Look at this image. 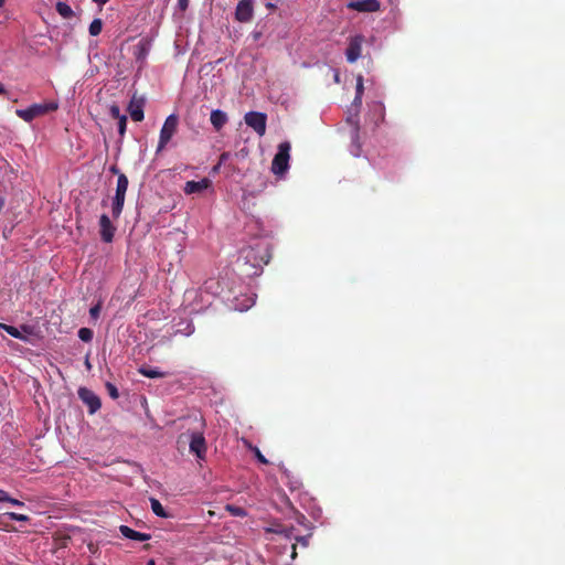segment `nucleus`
Wrapping results in <instances>:
<instances>
[{"label": "nucleus", "instance_id": "obj_42", "mask_svg": "<svg viewBox=\"0 0 565 565\" xmlns=\"http://www.w3.org/2000/svg\"><path fill=\"white\" fill-rule=\"evenodd\" d=\"M22 330L25 331V332H30V327L28 326H22Z\"/></svg>", "mask_w": 565, "mask_h": 565}, {"label": "nucleus", "instance_id": "obj_31", "mask_svg": "<svg viewBox=\"0 0 565 565\" xmlns=\"http://www.w3.org/2000/svg\"><path fill=\"white\" fill-rule=\"evenodd\" d=\"M309 537L310 535H306V536H296V541L302 546V547H308L309 545Z\"/></svg>", "mask_w": 565, "mask_h": 565}, {"label": "nucleus", "instance_id": "obj_34", "mask_svg": "<svg viewBox=\"0 0 565 565\" xmlns=\"http://www.w3.org/2000/svg\"><path fill=\"white\" fill-rule=\"evenodd\" d=\"M8 500H10L9 493L4 490H0V503L8 502Z\"/></svg>", "mask_w": 565, "mask_h": 565}, {"label": "nucleus", "instance_id": "obj_38", "mask_svg": "<svg viewBox=\"0 0 565 565\" xmlns=\"http://www.w3.org/2000/svg\"><path fill=\"white\" fill-rule=\"evenodd\" d=\"M291 558L295 559L297 557V544L291 545Z\"/></svg>", "mask_w": 565, "mask_h": 565}, {"label": "nucleus", "instance_id": "obj_29", "mask_svg": "<svg viewBox=\"0 0 565 565\" xmlns=\"http://www.w3.org/2000/svg\"><path fill=\"white\" fill-rule=\"evenodd\" d=\"M100 310H102V305H100V303H97V305L93 306V307L89 309V315H90V317H92L94 320L98 319L99 313H100Z\"/></svg>", "mask_w": 565, "mask_h": 565}, {"label": "nucleus", "instance_id": "obj_36", "mask_svg": "<svg viewBox=\"0 0 565 565\" xmlns=\"http://www.w3.org/2000/svg\"><path fill=\"white\" fill-rule=\"evenodd\" d=\"M231 153L230 152H223L220 157V163L225 162L227 159H230Z\"/></svg>", "mask_w": 565, "mask_h": 565}, {"label": "nucleus", "instance_id": "obj_6", "mask_svg": "<svg viewBox=\"0 0 565 565\" xmlns=\"http://www.w3.org/2000/svg\"><path fill=\"white\" fill-rule=\"evenodd\" d=\"M245 122L248 127L253 128L258 136H264L266 132L267 116L259 111H248L245 117Z\"/></svg>", "mask_w": 565, "mask_h": 565}, {"label": "nucleus", "instance_id": "obj_43", "mask_svg": "<svg viewBox=\"0 0 565 565\" xmlns=\"http://www.w3.org/2000/svg\"><path fill=\"white\" fill-rule=\"evenodd\" d=\"M353 104H354L355 106H360V105H361V104H359V99H356V96L354 97Z\"/></svg>", "mask_w": 565, "mask_h": 565}, {"label": "nucleus", "instance_id": "obj_45", "mask_svg": "<svg viewBox=\"0 0 565 565\" xmlns=\"http://www.w3.org/2000/svg\"><path fill=\"white\" fill-rule=\"evenodd\" d=\"M148 565H156V563H154V561H153V559H150V561L148 562Z\"/></svg>", "mask_w": 565, "mask_h": 565}, {"label": "nucleus", "instance_id": "obj_12", "mask_svg": "<svg viewBox=\"0 0 565 565\" xmlns=\"http://www.w3.org/2000/svg\"><path fill=\"white\" fill-rule=\"evenodd\" d=\"M212 185L209 178H203L200 181H188L184 184L183 191L185 194H200Z\"/></svg>", "mask_w": 565, "mask_h": 565}, {"label": "nucleus", "instance_id": "obj_46", "mask_svg": "<svg viewBox=\"0 0 565 565\" xmlns=\"http://www.w3.org/2000/svg\"><path fill=\"white\" fill-rule=\"evenodd\" d=\"M6 0H0V8L3 7Z\"/></svg>", "mask_w": 565, "mask_h": 565}, {"label": "nucleus", "instance_id": "obj_2", "mask_svg": "<svg viewBox=\"0 0 565 565\" xmlns=\"http://www.w3.org/2000/svg\"><path fill=\"white\" fill-rule=\"evenodd\" d=\"M290 142L284 141L278 146V151L271 162V171L274 174L282 177L289 168Z\"/></svg>", "mask_w": 565, "mask_h": 565}, {"label": "nucleus", "instance_id": "obj_24", "mask_svg": "<svg viewBox=\"0 0 565 565\" xmlns=\"http://www.w3.org/2000/svg\"><path fill=\"white\" fill-rule=\"evenodd\" d=\"M363 92H364L363 76L359 75L356 78V99H359V104H362Z\"/></svg>", "mask_w": 565, "mask_h": 565}, {"label": "nucleus", "instance_id": "obj_23", "mask_svg": "<svg viewBox=\"0 0 565 565\" xmlns=\"http://www.w3.org/2000/svg\"><path fill=\"white\" fill-rule=\"evenodd\" d=\"M78 338L84 342H89L93 339V331L88 328H81L78 330Z\"/></svg>", "mask_w": 565, "mask_h": 565}, {"label": "nucleus", "instance_id": "obj_22", "mask_svg": "<svg viewBox=\"0 0 565 565\" xmlns=\"http://www.w3.org/2000/svg\"><path fill=\"white\" fill-rule=\"evenodd\" d=\"M268 532H274L279 535H282L285 539H292L294 537V527H281V529H267Z\"/></svg>", "mask_w": 565, "mask_h": 565}, {"label": "nucleus", "instance_id": "obj_8", "mask_svg": "<svg viewBox=\"0 0 565 565\" xmlns=\"http://www.w3.org/2000/svg\"><path fill=\"white\" fill-rule=\"evenodd\" d=\"M78 397L88 406L89 414H95L102 406L100 398L89 388L79 387Z\"/></svg>", "mask_w": 565, "mask_h": 565}, {"label": "nucleus", "instance_id": "obj_27", "mask_svg": "<svg viewBox=\"0 0 565 565\" xmlns=\"http://www.w3.org/2000/svg\"><path fill=\"white\" fill-rule=\"evenodd\" d=\"M127 127V117L122 116L118 119V132L120 136H124Z\"/></svg>", "mask_w": 565, "mask_h": 565}, {"label": "nucleus", "instance_id": "obj_4", "mask_svg": "<svg viewBox=\"0 0 565 565\" xmlns=\"http://www.w3.org/2000/svg\"><path fill=\"white\" fill-rule=\"evenodd\" d=\"M179 117L175 114L169 115L160 130L156 153L161 152L178 131Z\"/></svg>", "mask_w": 565, "mask_h": 565}, {"label": "nucleus", "instance_id": "obj_7", "mask_svg": "<svg viewBox=\"0 0 565 565\" xmlns=\"http://www.w3.org/2000/svg\"><path fill=\"white\" fill-rule=\"evenodd\" d=\"M364 43V36L361 34L354 35L350 39L348 47L345 50L347 61L354 63L361 56L362 45Z\"/></svg>", "mask_w": 565, "mask_h": 565}, {"label": "nucleus", "instance_id": "obj_40", "mask_svg": "<svg viewBox=\"0 0 565 565\" xmlns=\"http://www.w3.org/2000/svg\"><path fill=\"white\" fill-rule=\"evenodd\" d=\"M109 0H93V2L97 3L98 6H104L108 2Z\"/></svg>", "mask_w": 565, "mask_h": 565}, {"label": "nucleus", "instance_id": "obj_30", "mask_svg": "<svg viewBox=\"0 0 565 565\" xmlns=\"http://www.w3.org/2000/svg\"><path fill=\"white\" fill-rule=\"evenodd\" d=\"M254 455L257 458V460L267 465L269 461L266 459V457L260 452V450L257 447L253 448Z\"/></svg>", "mask_w": 565, "mask_h": 565}, {"label": "nucleus", "instance_id": "obj_28", "mask_svg": "<svg viewBox=\"0 0 565 565\" xmlns=\"http://www.w3.org/2000/svg\"><path fill=\"white\" fill-rule=\"evenodd\" d=\"M109 114L110 116L114 118V119H119L120 117H122L124 115L120 114V108L119 106L117 105H111L109 107Z\"/></svg>", "mask_w": 565, "mask_h": 565}, {"label": "nucleus", "instance_id": "obj_44", "mask_svg": "<svg viewBox=\"0 0 565 565\" xmlns=\"http://www.w3.org/2000/svg\"><path fill=\"white\" fill-rule=\"evenodd\" d=\"M267 8H269V9H275L276 7H275V4L268 3V4H267Z\"/></svg>", "mask_w": 565, "mask_h": 565}, {"label": "nucleus", "instance_id": "obj_10", "mask_svg": "<svg viewBox=\"0 0 565 565\" xmlns=\"http://www.w3.org/2000/svg\"><path fill=\"white\" fill-rule=\"evenodd\" d=\"M116 227L113 225L107 214H102L99 217V234L105 243H111L115 236Z\"/></svg>", "mask_w": 565, "mask_h": 565}, {"label": "nucleus", "instance_id": "obj_15", "mask_svg": "<svg viewBox=\"0 0 565 565\" xmlns=\"http://www.w3.org/2000/svg\"><path fill=\"white\" fill-rule=\"evenodd\" d=\"M211 124L216 131H220L228 121L227 114L221 109H214L210 116Z\"/></svg>", "mask_w": 565, "mask_h": 565}, {"label": "nucleus", "instance_id": "obj_16", "mask_svg": "<svg viewBox=\"0 0 565 565\" xmlns=\"http://www.w3.org/2000/svg\"><path fill=\"white\" fill-rule=\"evenodd\" d=\"M119 532L125 536L126 539L134 540V541H148L151 539V535L148 533H141L138 531L132 530L128 525H120Z\"/></svg>", "mask_w": 565, "mask_h": 565}, {"label": "nucleus", "instance_id": "obj_1", "mask_svg": "<svg viewBox=\"0 0 565 565\" xmlns=\"http://www.w3.org/2000/svg\"><path fill=\"white\" fill-rule=\"evenodd\" d=\"M242 255L254 268H262L263 265H267L270 260V253L265 244H256L255 246L244 248Z\"/></svg>", "mask_w": 565, "mask_h": 565}, {"label": "nucleus", "instance_id": "obj_25", "mask_svg": "<svg viewBox=\"0 0 565 565\" xmlns=\"http://www.w3.org/2000/svg\"><path fill=\"white\" fill-rule=\"evenodd\" d=\"M106 388H107V392L109 394V396L113 398V399H116L119 397V393H118V390L117 387L110 383V382H107L106 383Z\"/></svg>", "mask_w": 565, "mask_h": 565}, {"label": "nucleus", "instance_id": "obj_17", "mask_svg": "<svg viewBox=\"0 0 565 565\" xmlns=\"http://www.w3.org/2000/svg\"><path fill=\"white\" fill-rule=\"evenodd\" d=\"M138 372L149 379H161L166 377L168 373L160 371L158 367H151L149 365H142Z\"/></svg>", "mask_w": 565, "mask_h": 565}, {"label": "nucleus", "instance_id": "obj_18", "mask_svg": "<svg viewBox=\"0 0 565 565\" xmlns=\"http://www.w3.org/2000/svg\"><path fill=\"white\" fill-rule=\"evenodd\" d=\"M55 8L57 13L64 19H72L74 15L72 8L65 2H57Z\"/></svg>", "mask_w": 565, "mask_h": 565}, {"label": "nucleus", "instance_id": "obj_21", "mask_svg": "<svg viewBox=\"0 0 565 565\" xmlns=\"http://www.w3.org/2000/svg\"><path fill=\"white\" fill-rule=\"evenodd\" d=\"M103 30V21L100 19H94L89 24L88 31L92 36H97Z\"/></svg>", "mask_w": 565, "mask_h": 565}, {"label": "nucleus", "instance_id": "obj_47", "mask_svg": "<svg viewBox=\"0 0 565 565\" xmlns=\"http://www.w3.org/2000/svg\"><path fill=\"white\" fill-rule=\"evenodd\" d=\"M86 366L90 367V364H89L88 360L86 361Z\"/></svg>", "mask_w": 565, "mask_h": 565}, {"label": "nucleus", "instance_id": "obj_19", "mask_svg": "<svg viewBox=\"0 0 565 565\" xmlns=\"http://www.w3.org/2000/svg\"><path fill=\"white\" fill-rule=\"evenodd\" d=\"M150 504L152 512L160 518H169V514L166 512L164 508L160 503V501L156 498H150Z\"/></svg>", "mask_w": 565, "mask_h": 565}, {"label": "nucleus", "instance_id": "obj_14", "mask_svg": "<svg viewBox=\"0 0 565 565\" xmlns=\"http://www.w3.org/2000/svg\"><path fill=\"white\" fill-rule=\"evenodd\" d=\"M128 111L134 121H142L143 120V100L137 99L135 96L129 103Z\"/></svg>", "mask_w": 565, "mask_h": 565}, {"label": "nucleus", "instance_id": "obj_26", "mask_svg": "<svg viewBox=\"0 0 565 565\" xmlns=\"http://www.w3.org/2000/svg\"><path fill=\"white\" fill-rule=\"evenodd\" d=\"M7 516L10 519V520H13V521H22V522H25L29 520V516L25 515V514H20V513H15V512H8L7 513Z\"/></svg>", "mask_w": 565, "mask_h": 565}, {"label": "nucleus", "instance_id": "obj_9", "mask_svg": "<svg viewBox=\"0 0 565 565\" xmlns=\"http://www.w3.org/2000/svg\"><path fill=\"white\" fill-rule=\"evenodd\" d=\"M254 17L253 0H239L235 9V19L238 22L247 23Z\"/></svg>", "mask_w": 565, "mask_h": 565}, {"label": "nucleus", "instance_id": "obj_37", "mask_svg": "<svg viewBox=\"0 0 565 565\" xmlns=\"http://www.w3.org/2000/svg\"><path fill=\"white\" fill-rule=\"evenodd\" d=\"M109 171L114 174H117L119 177V174L121 173L120 170L118 169V167L116 164H113L110 168H109Z\"/></svg>", "mask_w": 565, "mask_h": 565}, {"label": "nucleus", "instance_id": "obj_20", "mask_svg": "<svg viewBox=\"0 0 565 565\" xmlns=\"http://www.w3.org/2000/svg\"><path fill=\"white\" fill-rule=\"evenodd\" d=\"M0 328L15 339L25 340V337L22 335L21 331L13 326L0 323Z\"/></svg>", "mask_w": 565, "mask_h": 565}, {"label": "nucleus", "instance_id": "obj_3", "mask_svg": "<svg viewBox=\"0 0 565 565\" xmlns=\"http://www.w3.org/2000/svg\"><path fill=\"white\" fill-rule=\"evenodd\" d=\"M128 184L127 175L120 173L117 178L116 192L111 203V215L114 218H118L121 215Z\"/></svg>", "mask_w": 565, "mask_h": 565}, {"label": "nucleus", "instance_id": "obj_35", "mask_svg": "<svg viewBox=\"0 0 565 565\" xmlns=\"http://www.w3.org/2000/svg\"><path fill=\"white\" fill-rule=\"evenodd\" d=\"M9 503L13 504V505H19V507H23L24 503L22 501H19L18 499H13L10 497V500H8Z\"/></svg>", "mask_w": 565, "mask_h": 565}, {"label": "nucleus", "instance_id": "obj_11", "mask_svg": "<svg viewBox=\"0 0 565 565\" xmlns=\"http://www.w3.org/2000/svg\"><path fill=\"white\" fill-rule=\"evenodd\" d=\"M190 451L195 454L199 459L205 458L206 441L202 433L191 434Z\"/></svg>", "mask_w": 565, "mask_h": 565}, {"label": "nucleus", "instance_id": "obj_13", "mask_svg": "<svg viewBox=\"0 0 565 565\" xmlns=\"http://www.w3.org/2000/svg\"><path fill=\"white\" fill-rule=\"evenodd\" d=\"M380 2L377 0H356L348 4L349 9L359 12H376L380 10Z\"/></svg>", "mask_w": 565, "mask_h": 565}, {"label": "nucleus", "instance_id": "obj_41", "mask_svg": "<svg viewBox=\"0 0 565 565\" xmlns=\"http://www.w3.org/2000/svg\"><path fill=\"white\" fill-rule=\"evenodd\" d=\"M7 92H6V88L4 86L0 83V95H4Z\"/></svg>", "mask_w": 565, "mask_h": 565}, {"label": "nucleus", "instance_id": "obj_5", "mask_svg": "<svg viewBox=\"0 0 565 565\" xmlns=\"http://www.w3.org/2000/svg\"><path fill=\"white\" fill-rule=\"evenodd\" d=\"M56 108H57V106L54 104H51V105L34 104L25 109H18L17 115L24 121H31L34 118L46 114L49 110H54Z\"/></svg>", "mask_w": 565, "mask_h": 565}, {"label": "nucleus", "instance_id": "obj_33", "mask_svg": "<svg viewBox=\"0 0 565 565\" xmlns=\"http://www.w3.org/2000/svg\"><path fill=\"white\" fill-rule=\"evenodd\" d=\"M139 54L138 57L145 56L147 54L146 44L143 42H140L138 44Z\"/></svg>", "mask_w": 565, "mask_h": 565}, {"label": "nucleus", "instance_id": "obj_39", "mask_svg": "<svg viewBox=\"0 0 565 565\" xmlns=\"http://www.w3.org/2000/svg\"><path fill=\"white\" fill-rule=\"evenodd\" d=\"M230 510L235 514V515H242L244 514L243 513V510L241 508H230Z\"/></svg>", "mask_w": 565, "mask_h": 565}, {"label": "nucleus", "instance_id": "obj_32", "mask_svg": "<svg viewBox=\"0 0 565 565\" xmlns=\"http://www.w3.org/2000/svg\"><path fill=\"white\" fill-rule=\"evenodd\" d=\"M190 0H178V7L181 11H185L189 7Z\"/></svg>", "mask_w": 565, "mask_h": 565}]
</instances>
